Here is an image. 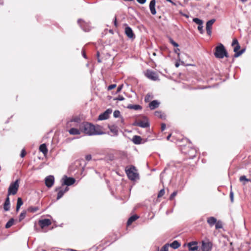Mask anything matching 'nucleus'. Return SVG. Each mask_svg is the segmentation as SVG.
Segmentation results:
<instances>
[{
	"mask_svg": "<svg viewBox=\"0 0 251 251\" xmlns=\"http://www.w3.org/2000/svg\"><path fill=\"white\" fill-rule=\"evenodd\" d=\"M26 214V211H23L20 214L19 219L20 222L22 221L25 217Z\"/></svg>",
	"mask_w": 251,
	"mask_h": 251,
	"instance_id": "32",
	"label": "nucleus"
},
{
	"mask_svg": "<svg viewBox=\"0 0 251 251\" xmlns=\"http://www.w3.org/2000/svg\"><path fill=\"white\" fill-rule=\"evenodd\" d=\"M23 202L22 199L21 198H18L17 199V202L16 205V211H19L20 207L23 205Z\"/></svg>",
	"mask_w": 251,
	"mask_h": 251,
	"instance_id": "29",
	"label": "nucleus"
},
{
	"mask_svg": "<svg viewBox=\"0 0 251 251\" xmlns=\"http://www.w3.org/2000/svg\"><path fill=\"white\" fill-rule=\"evenodd\" d=\"M212 248V244L209 241H202L201 251H211Z\"/></svg>",
	"mask_w": 251,
	"mask_h": 251,
	"instance_id": "7",
	"label": "nucleus"
},
{
	"mask_svg": "<svg viewBox=\"0 0 251 251\" xmlns=\"http://www.w3.org/2000/svg\"><path fill=\"white\" fill-rule=\"evenodd\" d=\"M146 76L149 79L155 81L158 79L157 75L153 71L148 70L146 73Z\"/></svg>",
	"mask_w": 251,
	"mask_h": 251,
	"instance_id": "6",
	"label": "nucleus"
},
{
	"mask_svg": "<svg viewBox=\"0 0 251 251\" xmlns=\"http://www.w3.org/2000/svg\"><path fill=\"white\" fill-rule=\"evenodd\" d=\"M39 150L44 154H46L48 153V149L46 144H42L39 147Z\"/></svg>",
	"mask_w": 251,
	"mask_h": 251,
	"instance_id": "26",
	"label": "nucleus"
},
{
	"mask_svg": "<svg viewBox=\"0 0 251 251\" xmlns=\"http://www.w3.org/2000/svg\"><path fill=\"white\" fill-rule=\"evenodd\" d=\"M39 224L42 228L49 226L51 224V222L50 219H44L41 220L39 222Z\"/></svg>",
	"mask_w": 251,
	"mask_h": 251,
	"instance_id": "14",
	"label": "nucleus"
},
{
	"mask_svg": "<svg viewBox=\"0 0 251 251\" xmlns=\"http://www.w3.org/2000/svg\"><path fill=\"white\" fill-rule=\"evenodd\" d=\"M38 210V207H32L31 206V207H29L28 208V211L30 212H32V213L35 212Z\"/></svg>",
	"mask_w": 251,
	"mask_h": 251,
	"instance_id": "33",
	"label": "nucleus"
},
{
	"mask_svg": "<svg viewBox=\"0 0 251 251\" xmlns=\"http://www.w3.org/2000/svg\"><path fill=\"white\" fill-rule=\"evenodd\" d=\"M166 0L171 3L174 5H176V3L175 2H174L173 1H172V0Z\"/></svg>",
	"mask_w": 251,
	"mask_h": 251,
	"instance_id": "55",
	"label": "nucleus"
},
{
	"mask_svg": "<svg viewBox=\"0 0 251 251\" xmlns=\"http://www.w3.org/2000/svg\"><path fill=\"white\" fill-rule=\"evenodd\" d=\"M113 23H114V25H115V27H117L118 26V23H117V18H116V17L115 16L114 17V19L113 20Z\"/></svg>",
	"mask_w": 251,
	"mask_h": 251,
	"instance_id": "50",
	"label": "nucleus"
},
{
	"mask_svg": "<svg viewBox=\"0 0 251 251\" xmlns=\"http://www.w3.org/2000/svg\"><path fill=\"white\" fill-rule=\"evenodd\" d=\"M26 154L25 151L24 149L22 150L20 156L21 157H24Z\"/></svg>",
	"mask_w": 251,
	"mask_h": 251,
	"instance_id": "48",
	"label": "nucleus"
},
{
	"mask_svg": "<svg viewBox=\"0 0 251 251\" xmlns=\"http://www.w3.org/2000/svg\"><path fill=\"white\" fill-rule=\"evenodd\" d=\"M175 66L176 67H178L179 66V63L178 62H176L175 64Z\"/></svg>",
	"mask_w": 251,
	"mask_h": 251,
	"instance_id": "59",
	"label": "nucleus"
},
{
	"mask_svg": "<svg viewBox=\"0 0 251 251\" xmlns=\"http://www.w3.org/2000/svg\"><path fill=\"white\" fill-rule=\"evenodd\" d=\"M127 108L129 109H134L135 110H140L142 109V107L138 104H128Z\"/></svg>",
	"mask_w": 251,
	"mask_h": 251,
	"instance_id": "21",
	"label": "nucleus"
},
{
	"mask_svg": "<svg viewBox=\"0 0 251 251\" xmlns=\"http://www.w3.org/2000/svg\"><path fill=\"white\" fill-rule=\"evenodd\" d=\"M80 129L81 132L89 136L103 134V132L100 129L99 126H96L87 122L82 123L80 125Z\"/></svg>",
	"mask_w": 251,
	"mask_h": 251,
	"instance_id": "1",
	"label": "nucleus"
},
{
	"mask_svg": "<svg viewBox=\"0 0 251 251\" xmlns=\"http://www.w3.org/2000/svg\"><path fill=\"white\" fill-rule=\"evenodd\" d=\"M165 128H166V125H165V124L162 123L161 124V130L163 131V130H164L165 129Z\"/></svg>",
	"mask_w": 251,
	"mask_h": 251,
	"instance_id": "51",
	"label": "nucleus"
},
{
	"mask_svg": "<svg viewBox=\"0 0 251 251\" xmlns=\"http://www.w3.org/2000/svg\"><path fill=\"white\" fill-rule=\"evenodd\" d=\"M215 227L216 229H219L222 228V225L220 222H218L215 224Z\"/></svg>",
	"mask_w": 251,
	"mask_h": 251,
	"instance_id": "43",
	"label": "nucleus"
},
{
	"mask_svg": "<svg viewBox=\"0 0 251 251\" xmlns=\"http://www.w3.org/2000/svg\"><path fill=\"white\" fill-rule=\"evenodd\" d=\"M139 218L138 216L137 215H134L133 216H131L127 220V225L128 226L130 225L133 222L136 221L137 219H138Z\"/></svg>",
	"mask_w": 251,
	"mask_h": 251,
	"instance_id": "24",
	"label": "nucleus"
},
{
	"mask_svg": "<svg viewBox=\"0 0 251 251\" xmlns=\"http://www.w3.org/2000/svg\"><path fill=\"white\" fill-rule=\"evenodd\" d=\"M110 32H112V31L111 30H110Z\"/></svg>",
	"mask_w": 251,
	"mask_h": 251,
	"instance_id": "63",
	"label": "nucleus"
},
{
	"mask_svg": "<svg viewBox=\"0 0 251 251\" xmlns=\"http://www.w3.org/2000/svg\"><path fill=\"white\" fill-rule=\"evenodd\" d=\"M19 179H16L14 182L10 183L8 189V195L9 196L11 195H15L18 190L19 187Z\"/></svg>",
	"mask_w": 251,
	"mask_h": 251,
	"instance_id": "3",
	"label": "nucleus"
},
{
	"mask_svg": "<svg viewBox=\"0 0 251 251\" xmlns=\"http://www.w3.org/2000/svg\"><path fill=\"white\" fill-rule=\"evenodd\" d=\"M112 112V109H107L106 111H105L103 113L100 114L99 116L98 119L99 120H104L107 119L109 118V115Z\"/></svg>",
	"mask_w": 251,
	"mask_h": 251,
	"instance_id": "10",
	"label": "nucleus"
},
{
	"mask_svg": "<svg viewBox=\"0 0 251 251\" xmlns=\"http://www.w3.org/2000/svg\"><path fill=\"white\" fill-rule=\"evenodd\" d=\"M215 19H211L210 20L208 21L206 23V30L207 31V33L209 36H210L212 33V25L215 23Z\"/></svg>",
	"mask_w": 251,
	"mask_h": 251,
	"instance_id": "9",
	"label": "nucleus"
},
{
	"mask_svg": "<svg viewBox=\"0 0 251 251\" xmlns=\"http://www.w3.org/2000/svg\"><path fill=\"white\" fill-rule=\"evenodd\" d=\"M110 130L115 135H118V131L115 127L113 126L110 127Z\"/></svg>",
	"mask_w": 251,
	"mask_h": 251,
	"instance_id": "35",
	"label": "nucleus"
},
{
	"mask_svg": "<svg viewBox=\"0 0 251 251\" xmlns=\"http://www.w3.org/2000/svg\"><path fill=\"white\" fill-rule=\"evenodd\" d=\"M152 54H153V55L155 56L156 55V53L155 52H153Z\"/></svg>",
	"mask_w": 251,
	"mask_h": 251,
	"instance_id": "62",
	"label": "nucleus"
},
{
	"mask_svg": "<svg viewBox=\"0 0 251 251\" xmlns=\"http://www.w3.org/2000/svg\"><path fill=\"white\" fill-rule=\"evenodd\" d=\"M193 21L196 24H198L199 25L203 24V21L198 18H194L193 19Z\"/></svg>",
	"mask_w": 251,
	"mask_h": 251,
	"instance_id": "31",
	"label": "nucleus"
},
{
	"mask_svg": "<svg viewBox=\"0 0 251 251\" xmlns=\"http://www.w3.org/2000/svg\"><path fill=\"white\" fill-rule=\"evenodd\" d=\"M116 87V84H111L108 87V90H111L115 88Z\"/></svg>",
	"mask_w": 251,
	"mask_h": 251,
	"instance_id": "47",
	"label": "nucleus"
},
{
	"mask_svg": "<svg viewBox=\"0 0 251 251\" xmlns=\"http://www.w3.org/2000/svg\"><path fill=\"white\" fill-rule=\"evenodd\" d=\"M43 251H46V250H43Z\"/></svg>",
	"mask_w": 251,
	"mask_h": 251,
	"instance_id": "64",
	"label": "nucleus"
},
{
	"mask_svg": "<svg viewBox=\"0 0 251 251\" xmlns=\"http://www.w3.org/2000/svg\"><path fill=\"white\" fill-rule=\"evenodd\" d=\"M147 0H137L138 3L140 4H144Z\"/></svg>",
	"mask_w": 251,
	"mask_h": 251,
	"instance_id": "52",
	"label": "nucleus"
},
{
	"mask_svg": "<svg viewBox=\"0 0 251 251\" xmlns=\"http://www.w3.org/2000/svg\"><path fill=\"white\" fill-rule=\"evenodd\" d=\"M197 242L196 241H193L188 244V247L189 250L190 251H195L197 250L198 247L197 246Z\"/></svg>",
	"mask_w": 251,
	"mask_h": 251,
	"instance_id": "16",
	"label": "nucleus"
},
{
	"mask_svg": "<svg viewBox=\"0 0 251 251\" xmlns=\"http://www.w3.org/2000/svg\"><path fill=\"white\" fill-rule=\"evenodd\" d=\"M207 222L210 226H212L216 223L217 219L214 217H210L207 218Z\"/></svg>",
	"mask_w": 251,
	"mask_h": 251,
	"instance_id": "23",
	"label": "nucleus"
},
{
	"mask_svg": "<svg viewBox=\"0 0 251 251\" xmlns=\"http://www.w3.org/2000/svg\"><path fill=\"white\" fill-rule=\"evenodd\" d=\"M214 55L216 58L219 59H223L224 57H228V54L226 49L221 43L216 47Z\"/></svg>",
	"mask_w": 251,
	"mask_h": 251,
	"instance_id": "2",
	"label": "nucleus"
},
{
	"mask_svg": "<svg viewBox=\"0 0 251 251\" xmlns=\"http://www.w3.org/2000/svg\"><path fill=\"white\" fill-rule=\"evenodd\" d=\"M233 195H234L233 192L231 190L230 192V194H229V196H230V201L232 202H233Z\"/></svg>",
	"mask_w": 251,
	"mask_h": 251,
	"instance_id": "46",
	"label": "nucleus"
},
{
	"mask_svg": "<svg viewBox=\"0 0 251 251\" xmlns=\"http://www.w3.org/2000/svg\"><path fill=\"white\" fill-rule=\"evenodd\" d=\"M68 190H69V188L67 187V186L65 187V188L64 189H63V191H64L65 193L67 192Z\"/></svg>",
	"mask_w": 251,
	"mask_h": 251,
	"instance_id": "56",
	"label": "nucleus"
},
{
	"mask_svg": "<svg viewBox=\"0 0 251 251\" xmlns=\"http://www.w3.org/2000/svg\"><path fill=\"white\" fill-rule=\"evenodd\" d=\"M136 169L134 166H131L128 169L126 170V174L129 179L135 180L139 178V175L136 173Z\"/></svg>",
	"mask_w": 251,
	"mask_h": 251,
	"instance_id": "4",
	"label": "nucleus"
},
{
	"mask_svg": "<svg viewBox=\"0 0 251 251\" xmlns=\"http://www.w3.org/2000/svg\"><path fill=\"white\" fill-rule=\"evenodd\" d=\"M55 191L58 192L56 198L57 200L61 199L65 193L64 191H63V189H62L61 187H56L55 189Z\"/></svg>",
	"mask_w": 251,
	"mask_h": 251,
	"instance_id": "18",
	"label": "nucleus"
},
{
	"mask_svg": "<svg viewBox=\"0 0 251 251\" xmlns=\"http://www.w3.org/2000/svg\"><path fill=\"white\" fill-rule=\"evenodd\" d=\"M240 181H249V179L247 178L246 176H240Z\"/></svg>",
	"mask_w": 251,
	"mask_h": 251,
	"instance_id": "42",
	"label": "nucleus"
},
{
	"mask_svg": "<svg viewBox=\"0 0 251 251\" xmlns=\"http://www.w3.org/2000/svg\"><path fill=\"white\" fill-rule=\"evenodd\" d=\"M120 112L119 110H115L113 113V116L115 118H118L120 116Z\"/></svg>",
	"mask_w": 251,
	"mask_h": 251,
	"instance_id": "39",
	"label": "nucleus"
},
{
	"mask_svg": "<svg viewBox=\"0 0 251 251\" xmlns=\"http://www.w3.org/2000/svg\"><path fill=\"white\" fill-rule=\"evenodd\" d=\"M78 24L79 25L80 27L84 31H89L90 30V27L89 25H86V24L83 21L82 19H78L77 21Z\"/></svg>",
	"mask_w": 251,
	"mask_h": 251,
	"instance_id": "12",
	"label": "nucleus"
},
{
	"mask_svg": "<svg viewBox=\"0 0 251 251\" xmlns=\"http://www.w3.org/2000/svg\"><path fill=\"white\" fill-rule=\"evenodd\" d=\"M169 41L171 44H172L174 47H178V44L174 41L172 38H169Z\"/></svg>",
	"mask_w": 251,
	"mask_h": 251,
	"instance_id": "38",
	"label": "nucleus"
},
{
	"mask_svg": "<svg viewBox=\"0 0 251 251\" xmlns=\"http://www.w3.org/2000/svg\"><path fill=\"white\" fill-rule=\"evenodd\" d=\"M159 102L157 100H153L149 103V107L153 110L157 108L159 105Z\"/></svg>",
	"mask_w": 251,
	"mask_h": 251,
	"instance_id": "19",
	"label": "nucleus"
},
{
	"mask_svg": "<svg viewBox=\"0 0 251 251\" xmlns=\"http://www.w3.org/2000/svg\"><path fill=\"white\" fill-rule=\"evenodd\" d=\"M97 58H98V62H100H100H101V60H100V59L99 58V57H97Z\"/></svg>",
	"mask_w": 251,
	"mask_h": 251,
	"instance_id": "61",
	"label": "nucleus"
},
{
	"mask_svg": "<svg viewBox=\"0 0 251 251\" xmlns=\"http://www.w3.org/2000/svg\"><path fill=\"white\" fill-rule=\"evenodd\" d=\"M154 115L157 117L160 118L161 119L165 118V115L161 111H156L154 112Z\"/></svg>",
	"mask_w": 251,
	"mask_h": 251,
	"instance_id": "28",
	"label": "nucleus"
},
{
	"mask_svg": "<svg viewBox=\"0 0 251 251\" xmlns=\"http://www.w3.org/2000/svg\"><path fill=\"white\" fill-rule=\"evenodd\" d=\"M177 194V192L176 191H175L170 196L169 199L170 200H172L173 199V198Z\"/></svg>",
	"mask_w": 251,
	"mask_h": 251,
	"instance_id": "45",
	"label": "nucleus"
},
{
	"mask_svg": "<svg viewBox=\"0 0 251 251\" xmlns=\"http://www.w3.org/2000/svg\"><path fill=\"white\" fill-rule=\"evenodd\" d=\"M63 181L62 185H66L67 186L73 185L75 181L74 178L71 177H67L66 176H64L62 178Z\"/></svg>",
	"mask_w": 251,
	"mask_h": 251,
	"instance_id": "5",
	"label": "nucleus"
},
{
	"mask_svg": "<svg viewBox=\"0 0 251 251\" xmlns=\"http://www.w3.org/2000/svg\"><path fill=\"white\" fill-rule=\"evenodd\" d=\"M97 57H100V52L99 51H97Z\"/></svg>",
	"mask_w": 251,
	"mask_h": 251,
	"instance_id": "60",
	"label": "nucleus"
},
{
	"mask_svg": "<svg viewBox=\"0 0 251 251\" xmlns=\"http://www.w3.org/2000/svg\"><path fill=\"white\" fill-rule=\"evenodd\" d=\"M80 129H78L75 128H71L69 130V132L71 135H79L80 134L81 132Z\"/></svg>",
	"mask_w": 251,
	"mask_h": 251,
	"instance_id": "25",
	"label": "nucleus"
},
{
	"mask_svg": "<svg viewBox=\"0 0 251 251\" xmlns=\"http://www.w3.org/2000/svg\"><path fill=\"white\" fill-rule=\"evenodd\" d=\"M165 194V191L163 189L160 190L158 194V197L160 198L162 197Z\"/></svg>",
	"mask_w": 251,
	"mask_h": 251,
	"instance_id": "40",
	"label": "nucleus"
},
{
	"mask_svg": "<svg viewBox=\"0 0 251 251\" xmlns=\"http://www.w3.org/2000/svg\"><path fill=\"white\" fill-rule=\"evenodd\" d=\"M174 51H175V53L177 54L178 56H179V49L178 48H176V49H175Z\"/></svg>",
	"mask_w": 251,
	"mask_h": 251,
	"instance_id": "53",
	"label": "nucleus"
},
{
	"mask_svg": "<svg viewBox=\"0 0 251 251\" xmlns=\"http://www.w3.org/2000/svg\"><path fill=\"white\" fill-rule=\"evenodd\" d=\"M125 32L126 35L130 39H134L135 36L131 28L128 26L125 27Z\"/></svg>",
	"mask_w": 251,
	"mask_h": 251,
	"instance_id": "11",
	"label": "nucleus"
},
{
	"mask_svg": "<svg viewBox=\"0 0 251 251\" xmlns=\"http://www.w3.org/2000/svg\"><path fill=\"white\" fill-rule=\"evenodd\" d=\"M10 199L8 196H7V198L5 199V202L3 204V209L4 211H7L10 209Z\"/></svg>",
	"mask_w": 251,
	"mask_h": 251,
	"instance_id": "20",
	"label": "nucleus"
},
{
	"mask_svg": "<svg viewBox=\"0 0 251 251\" xmlns=\"http://www.w3.org/2000/svg\"><path fill=\"white\" fill-rule=\"evenodd\" d=\"M45 181L46 186L50 188L54 184V177L53 176H49L45 178Z\"/></svg>",
	"mask_w": 251,
	"mask_h": 251,
	"instance_id": "8",
	"label": "nucleus"
},
{
	"mask_svg": "<svg viewBox=\"0 0 251 251\" xmlns=\"http://www.w3.org/2000/svg\"><path fill=\"white\" fill-rule=\"evenodd\" d=\"M169 246L174 249H176L180 246V244L177 241L175 240L171 244H169Z\"/></svg>",
	"mask_w": 251,
	"mask_h": 251,
	"instance_id": "27",
	"label": "nucleus"
},
{
	"mask_svg": "<svg viewBox=\"0 0 251 251\" xmlns=\"http://www.w3.org/2000/svg\"><path fill=\"white\" fill-rule=\"evenodd\" d=\"M198 29L200 31V33L202 34L204 32L202 25H198Z\"/></svg>",
	"mask_w": 251,
	"mask_h": 251,
	"instance_id": "41",
	"label": "nucleus"
},
{
	"mask_svg": "<svg viewBox=\"0 0 251 251\" xmlns=\"http://www.w3.org/2000/svg\"><path fill=\"white\" fill-rule=\"evenodd\" d=\"M133 125L138 126L143 128H146L150 126V123L148 121H140L137 122H135V123H134Z\"/></svg>",
	"mask_w": 251,
	"mask_h": 251,
	"instance_id": "13",
	"label": "nucleus"
},
{
	"mask_svg": "<svg viewBox=\"0 0 251 251\" xmlns=\"http://www.w3.org/2000/svg\"><path fill=\"white\" fill-rule=\"evenodd\" d=\"M169 247V244H166L161 249L160 251H169L168 248Z\"/></svg>",
	"mask_w": 251,
	"mask_h": 251,
	"instance_id": "36",
	"label": "nucleus"
},
{
	"mask_svg": "<svg viewBox=\"0 0 251 251\" xmlns=\"http://www.w3.org/2000/svg\"><path fill=\"white\" fill-rule=\"evenodd\" d=\"M71 121V122H77V121H78V119L75 118V119H73V120H72Z\"/></svg>",
	"mask_w": 251,
	"mask_h": 251,
	"instance_id": "58",
	"label": "nucleus"
},
{
	"mask_svg": "<svg viewBox=\"0 0 251 251\" xmlns=\"http://www.w3.org/2000/svg\"><path fill=\"white\" fill-rule=\"evenodd\" d=\"M142 138L137 135H135L133 137L132 141L136 145L140 144L142 143Z\"/></svg>",
	"mask_w": 251,
	"mask_h": 251,
	"instance_id": "22",
	"label": "nucleus"
},
{
	"mask_svg": "<svg viewBox=\"0 0 251 251\" xmlns=\"http://www.w3.org/2000/svg\"><path fill=\"white\" fill-rule=\"evenodd\" d=\"M85 159H86L87 161H90V160L92 159V156H91V155H90V154H88V155H86V156H85Z\"/></svg>",
	"mask_w": 251,
	"mask_h": 251,
	"instance_id": "49",
	"label": "nucleus"
},
{
	"mask_svg": "<svg viewBox=\"0 0 251 251\" xmlns=\"http://www.w3.org/2000/svg\"><path fill=\"white\" fill-rule=\"evenodd\" d=\"M82 56H83V57L85 58H86V55L84 50H82Z\"/></svg>",
	"mask_w": 251,
	"mask_h": 251,
	"instance_id": "54",
	"label": "nucleus"
},
{
	"mask_svg": "<svg viewBox=\"0 0 251 251\" xmlns=\"http://www.w3.org/2000/svg\"><path fill=\"white\" fill-rule=\"evenodd\" d=\"M123 86H124V85L123 84H121L120 85H119L117 88V90L116 91V94H118L120 92H121V91L122 90V89H123Z\"/></svg>",
	"mask_w": 251,
	"mask_h": 251,
	"instance_id": "44",
	"label": "nucleus"
},
{
	"mask_svg": "<svg viewBox=\"0 0 251 251\" xmlns=\"http://www.w3.org/2000/svg\"><path fill=\"white\" fill-rule=\"evenodd\" d=\"M245 50V49H242L238 52H236V53H235V54L234 55V57H239L240 55H241L242 53H243L244 52Z\"/></svg>",
	"mask_w": 251,
	"mask_h": 251,
	"instance_id": "34",
	"label": "nucleus"
},
{
	"mask_svg": "<svg viewBox=\"0 0 251 251\" xmlns=\"http://www.w3.org/2000/svg\"><path fill=\"white\" fill-rule=\"evenodd\" d=\"M171 136V134H170L169 135H168V136L166 138L167 140H169Z\"/></svg>",
	"mask_w": 251,
	"mask_h": 251,
	"instance_id": "57",
	"label": "nucleus"
},
{
	"mask_svg": "<svg viewBox=\"0 0 251 251\" xmlns=\"http://www.w3.org/2000/svg\"><path fill=\"white\" fill-rule=\"evenodd\" d=\"M155 0H151L150 3L149 7L151 11V13L154 15L156 13V9H155Z\"/></svg>",
	"mask_w": 251,
	"mask_h": 251,
	"instance_id": "15",
	"label": "nucleus"
},
{
	"mask_svg": "<svg viewBox=\"0 0 251 251\" xmlns=\"http://www.w3.org/2000/svg\"><path fill=\"white\" fill-rule=\"evenodd\" d=\"M14 220L13 218L10 219L6 224L5 228H10L14 224Z\"/></svg>",
	"mask_w": 251,
	"mask_h": 251,
	"instance_id": "30",
	"label": "nucleus"
},
{
	"mask_svg": "<svg viewBox=\"0 0 251 251\" xmlns=\"http://www.w3.org/2000/svg\"><path fill=\"white\" fill-rule=\"evenodd\" d=\"M232 46L234 47L233 51L235 53H236V52H238V50L240 48V46L238 42V40L236 39H234L232 43Z\"/></svg>",
	"mask_w": 251,
	"mask_h": 251,
	"instance_id": "17",
	"label": "nucleus"
},
{
	"mask_svg": "<svg viewBox=\"0 0 251 251\" xmlns=\"http://www.w3.org/2000/svg\"><path fill=\"white\" fill-rule=\"evenodd\" d=\"M125 100L124 97L123 96L119 95L117 97H115L113 99V100Z\"/></svg>",
	"mask_w": 251,
	"mask_h": 251,
	"instance_id": "37",
	"label": "nucleus"
}]
</instances>
